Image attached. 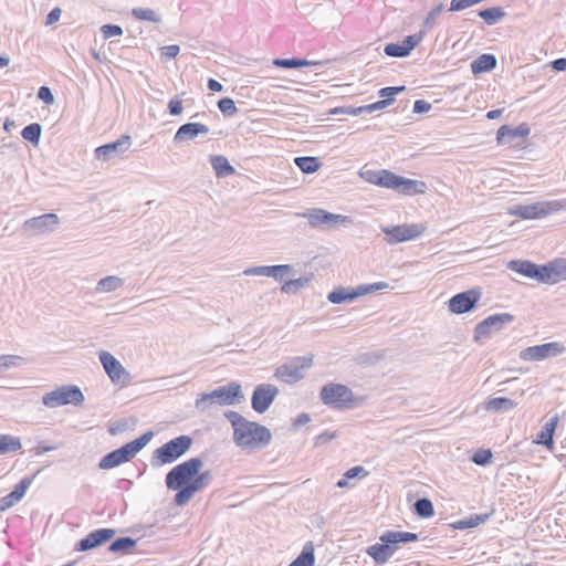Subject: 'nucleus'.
<instances>
[{"label": "nucleus", "instance_id": "23", "mask_svg": "<svg viewBox=\"0 0 566 566\" xmlns=\"http://www.w3.org/2000/svg\"><path fill=\"white\" fill-rule=\"evenodd\" d=\"M115 535L113 528H99L91 532L76 544V549L81 552L90 551L112 539Z\"/></svg>", "mask_w": 566, "mask_h": 566}, {"label": "nucleus", "instance_id": "34", "mask_svg": "<svg viewBox=\"0 0 566 566\" xmlns=\"http://www.w3.org/2000/svg\"><path fill=\"white\" fill-rule=\"evenodd\" d=\"M366 552L377 565L386 564L391 557L390 546L382 542L370 545Z\"/></svg>", "mask_w": 566, "mask_h": 566}, {"label": "nucleus", "instance_id": "56", "mask_svg": "<svg viewBox=\"0 0 566 566\" xmlns=\"http://www.w3.org/2000/svg\"><path fill=\"white\" fill-rule=\"evenodd\" d=\"M366 475H368V472L366 471V469L364 467H360V465L353 467L344 473V476L348 480L355 479L357 476H366Z\"/></svg>", "mask_w": 566, "mask_h": 566}, {"label": "nucleus", "instance_id": "8", "mask_svg": "<svg viewBox=\"0 0 566 566\" xmlns=\"http://www.w3.org/2000/svg\"><path fill=\"white\" fill-rule=\"evenodd\" d=\"M311 357H296L293 360L279 366L274 376L285 382L295 384L305 377L306 370L312 366Z\"/></svg>", "mask_w": 566, "mask_h": 566}, {"label": "nucleus", "instance_id": "40", "mask_svg": "<svg viewBox=\"0 0 566 566\" xmlns=\"http://www.w3.org/2000/svg\"><path fill=\"white\" fill-rule=\"evenodd\" d=\"M294 163L304 174H313L321 168V163L316 157H296Z\"/></svg>", "mask_w": 566, "mask_h": 566}, {"label": "nucleus", "instance_id": "32", "mask_svg": "<svg viewBox=\"0 0 566 566\" xmlns=\"http://www.w3.org/2000/svg\"><path fill=\"white\" fill-rule=\"evenodd\" d=\"M217 177L224 178L235 172V169L230 165L227 157L222 155H212L209 159Z\"/></svg>", "mask_w": 566, "mask_h": 566}, {"label": "nucleus", "instance_id": "44", "mask_svg": "<svg viewBox=\"0 0 566 566\" xmlns=\"http://www.w3.org/2000/svg\"><path fill=\"white\" fill-rule=\"evenodd\" d=\"M413 507L416 514L421 517H430L434 514L432 502L427 497L418 499Z\"/></svg>", "mask_w": 566, "mask_h": 566}, {"label": "nucleus", "instance_id": "57", "mask_svg": "<svg viewBox=\"0 0 566 566\" xmlns=\"http://www.w3.org/2000/svg\"><path fill=\"white\" fill-rule=\"evenodd\" d=\"M21 357L12 356V355H1L0 356V371L2 369H8L15 365V360H20Z\"/></svg>", "mask_w": 566, "mask_h": 566}, {"label": "nucleus", "instance_id": "59", "mask_svg": "<svg viewBox=\"0 0 566 566\" xmlns=\"http://www.w3.org/2000/svg\"><path fill=\"white\" fill-rule=\"evenodd\" d=\"M161 51V55L165 56V57H168V59H172V57H176L180 51V48L179 45H176V44H171V45H166V46H163L160 49Z\"/></svg>", "mask_w": 566, "mask_h": 566}, {"label": "nucleus", "instance_id": "7", "mask_svg": "<svg viewBox=\"0 0 566 566\" xmlns=\"http://www.w3.org/2000/svg\"><path fill=\"white\" fill-rule=\"evenodd\" d=\"M319 397L324 405L338 410L349 408L354 400L353 391L347 386L340 384L323 386Z\"/></svg>", "mask_w": 566, "mask_h": 566}, {"label": "nucleus", "instance_id": "11", "mask_svg": "<svg viewBox=\"0 0 566 566\" xmlns=\"http://www.w3.org/2000/svg\"><path fill=\"white\" fill-rule=\"evenodd\" d=\"M514 317L510 313H500L490 315L481 321L474 328V340L480 342L482 338L491 336V334L501 331L505 325L513 322Z\"/></svg>", "mask_w": 566, "mask_h": 566}, {"label": "nucleus", "instance_id": "58", "mask_svg": "<svg viewBox=\"0 0 566 566\" xmlns=\"http://www.w3.org/2000/svg\"><path fill=\"white\" fill-rule=\"evenodd\" d=\"M19 500L10 492L0 500V512L12 507Z\"/></svg>", "mask_w": 566, "mask_h": 566}, {"label": "nucleus", "instance_id": "36", "mask_svg": "<svg viewBox=\"0 0 566 566\" xmlns=\"http://www.w3.org/2000/svg\"><path fill=\"white\" fill-rule=\"evenodd\" d=\"M273 64L277 67H283V69H297V67H303V66L321 65L322 62L293 57V59H274Z\"/></svg>", "mask_w": 566, "mask_h": 566}, {"label": "nucleus", "instance_id": "38", "mask_svg": "<svg viewBox=\"0 0 566 566\" xmlns=\"http://www.w3.org/2000/svg\"><path fill=\"white\" fill-rule=\"evenodd\" d=\"M314 562V545L312 542H307L301 554L289 566H313Z\"/></svg>", "mask_w": 566, "mask_h": 566}, {"label": "nucleus", "instance_id": "42", "mask_svg": "<svg viewBox=\"0 0 566 566\" xmlns=\"http://www.w3.org/2000/svg\"><path fill=\"white\" fill-rule=\"evenodd\" d=\"M41 133H42L41 125L38 123H32L22 129L21 135L25 140L30 142L34 146H36V145H39V142L41 138Z\"/></svg>", "mask_w": 566, "mask_h": 566}, {"label": "nucleus", "instance_id": "20", "mask_svg": "<svg viewBox=\"0 0 566 566\" xmlns=\"http://www.w3.org/2000/svg\"><path fill=\"white\" fill-rule=\"evenodd\" d=\"M247 276H269L282 281L285 276L293 275L294 270L290 264L251 266L243 271Z\"/></svg>", "mask_w": 566, "mask_h": 566}, {"label": "nucleus", "instance_id": "1", "mask_svg": "<svg viewBox=\"0 0 566 566\" xmlns=\"http://www.w3.org/2000/svg\"><path fill=\"white\" fill-rule=\"evenodd\" d=\"M224 417L233 428V441L243 449H260L271 442V431L256 422L249 421L237 411L229 410Z\"/></svg>", "mask_w": 566, "mask_h": 566}, {"label": "nucleus", "instance_id": "45", "mask_svg": "<svg viewBox=\"0 0 566 566\" xmlns=\"http://www.w3.org/2000/svg\"><path fill=\"white\" fill-rule=\"evenodd\" d=\"M310 279L308 277H298L295 280H289L285 281L284 284L281 286V292L285 294L295 293L301 289H304L308 285Z\"/></svg>", "mask_w": 566, "mask_h": 566}, {"label": "nucleus", "instance_id": "25", "mask_svg": "<svg viewBox=\"0 0 566 566\" xmlns=\"http://www.w3.org/2000/svg\"><path fill=\"white\" fill-rule=\"evenodd\" d=\"M379 539L390 546V555L392 556L400 543L416 542L418 541V535L410 532L387 531L380 535Z\"/></svg>", "mask_w": 566, "mask_h": 566}, {"label": "nucleus", "instance_id": "53", "mask_svg": "<svg viewBox=\"0 0 566 566\" xmlns=\"http://www.w3.org/2000/svg\"><path fill=\"white\" fill-rule=\"evenodd\" d=\"M182 101L178 96H175L169 101L168 111L170 115L178 116L182 113Z\"/></svg>", "mask_w": 566, "mask_h": 566}, {"label": "nucleus", "instance_id": "30", "mask_svg": "<svg viewBox=\"0 0 566 566\" xmlns=\"http://www.w3.org/2000/svg\"><path fill=\"white\" fill-rule=\"evenodd\" d=\"M496 66V57L493 54L484 53L471 63V71L474 75L490 72Z\"/></svg>", "mask_w": 566, "mask_h": 566}, {"label": "nucleus", "instance_id": "41", "mask_svg": "<svg viewBox=\"0 0 566 566\" xmlns=\"http://www.w3.org/2000/svg\"><path fill=\"white\" fill-rule=\"evenodd\" d=\"M136 545V541L132 537H119L115 539L108 547V549L113 553H128Z\"/></svg>", "mask_w": 566, "mask_h": 566}, {"label": "nucleus", "instance_id": "61", "mask_svg": "<svg viewBox=\"0 0 566 566\" xmlns=\"http://www.w3.org/2000/svg\"><path fill=\"white\" fill-rule=\"evenodd\" d=\"M336 437L335 432L325 431L316 437L315 446H322L332 441Z\"/></svg>", "mask_w": 566, "mask_h": 566}, {"label": "nucleus", "instance_id": "4", "mask_svg": "<svg viewBox=\"0 0 566 566\" xmlns=\"http://www.w3.org/2000/svg\"><path fill=\"white\" fill-rule=\"evenodd\" d=\"M151 438L153 432L148 431L139 438L107 453L101 459L98 468L102 470H109L129 461L151 440Z\"/></svg>", "mask_w": 566, "mask_h": 566}, {"label": "nucleus", "instance_id": "26", "mask_svg": "<svg viewBox=\"0 0 566 566\" xmlns=\"http://www.w3.org/2000/svg\"><path fill=\"white\" fill-rule=\"evenodd\" d=\"M209 130H210L209 127L205 124L186 123L177 129V132L174 136V142L175 143H184L187 140H191L201 134L202 135L208 134Z\"/></svg>", "mask_w": 566, "mask_h": 566}, {"label": "nucleus", "instance_id": "5", "mask_svg": "<svg viewBox=\"0 0 566 566\" xmlns=\"http://www.w3.org/2000/svg\"><path fill=\"white\" fill-rule=\"evenodd\" d=\"M203 465L200 458H191L175 468L166 475V485L169 490L180 491L199 473Z\"/></svg>", "mask_w": 566, "mask_h": 566}, {"label": "nucleus", "instance_id": "21", "mask_svg": "<svg viewBox=\"0 0 566 566\" xmlns=\"http://www.w3.org/2000/svg\"><path fill=\"white\" fill-rule=\"evenodd\" d=\"M297 216L306 218L312 228H318L321 226L329 227L346 220V217L331 213L319 208L310 209L304 213H297Z\"/></svg>", "mask_w": 566, "mask_h": 566}, {"label": "nucleus", "instance_id": "19", "mask_svg": "<svg viewBox=\"0 0 566 566\" xmlns=\"http://www.w3.org/2000/svg\"><path fill=\"white\" fill-rule=\"evenodd\" d=\"M531 129L527 124H521L515 128L503 125L496 133V140L500 145H514L518 146L524 143V139L530 135Z\"/></svg>", "mask_w": 566, "mask_h": 566}, {"label": "nucleus", "instance_id": "39", "mask_svg": "<svg viewBox=\"0 0 566 566\" xmlns=\"http://www.w3.org/2000/svg\"><path fill=\"white\" fill-rule=\"evenodd\" d=\"M478 15L483 19L488 25H494L505 17V12L500 7H492L480 10Z\"/></svg>", "mask_w": 566, "mask_h": 566}, {"label": "nucleus", "instance_id": "52", "mask_svg": "<svg viewBox=\"0 0 566 566\" xmlns=\"http://www.w3.org/2000/svg\"><path fill=\"white\" fill-rule=\"evenodd\" d=\"M101 31L105 39L123 34V29L116 24H104Z\"/></svg>", "mask_w": 566, "mask_h": 566}, {"label": "nucleus", "instance_id": "15", "mask_svg": "<svg viewBox=\"0 0 566 566\" xmlns=\"http://www.w3.org/2000/svg\"><path fill=\"white\" fill-rule=\"evenodd\" d=\"M279 395V389L271 384H261L258 385L252 394L251 405L254 411L258 413L265 412L269 407L272 405L276 396Z\"/></svg>", "mask_w": 566, "mask_h": 566}, {"label": "nucleus", "instance_id": "29", "mask_svg": "<svg viewBox=\"0 0 566 566\" xmlns=\"http://www.w3.org/2000/svg\"><path fill=\"white\" fill-rule=\"evenodd\" d=\"M559 417L554 416L548 422L544 424L542 430L537 433L536 439L534 440L537 444L545 446L548 450H553L554 448V433L557 427Z\"/></svg>", "mask_w": 566, "mask_h": 566}, {"label": "nucleus", "instance_id": "50", "mask_svg": "<svg viewBox=\"0 0 566 566\" xmlns=\"http://www.w3.org/2000/svg\"><path fill=\"white\" fill-rule=\"evenodd\" d=\"M492 458H493V454L491 452V450L486 449V450H479L476 451L473 457H472V461L476 464V465H488L492 462Z\"/></svg>", "mask_w": 566, "mask_h": 566}, {"label": "nucleus", "instance_id": "46", "mask_svg": "<svg viewBox=\"0 0 566 566\" xmlns=\"http://www.w3.org/2000/svg\"><path fill=\"white\" fill-rule=\"evenodd\" d=\"M489 518L488 514H475L471 515L462 521H459L457 524V528L464 530V528H473L478 525L484 523Z\"/></svg>", "mask_w": 566, "mask_h": 566}, {"label": "nucleus", "instance_id": "22", "mask_svg": "<svg viewBox=\"0 0 566 566\" xmlns=\"http://www.w3.org/2000/svg\"><path fill=\"white\" fill-rule=\"evenodd\" d=\"M423 32L408 35L401 44L389 43L385 46V53L392 57H406L422 41Z\"/></svg>", "mask_w": 566, "mask_h": 566}, {"label": "nucleus", "instance_id": "12", "mask_svg": "<svg viewBox=\"0 0 566 566\" xmlns=\"http://www.w3.org/2000/svg\"><path fill=\"white\" fill-rule=\"evenodd\" d=\"M481 297L480 289H471L453 295L448 302V308L454 314L469 313L478 306Z\"/></svg>", "mask_w": 566, "mask_h": 566}, {"label": "nucleus", "instance_id": "14", "mask_svg": "<svg viewBox=\"0 0 566 566\" xmlns=\"http://www.w3.org/2000/svg\"><path fill=\"white\" fill-rule=\"evenodd\" d=\"M212 480V474L210 471L199 472L190 483L185 485L179 492L175 495V504L178 506L186 505L196 492L203 490Z\"/></svg>", "mask_w": 566, "mask_h": 566}, {"label": "nucleus", "instance_id": "2", "mask_svg": "<svg viewBox=\"0 0 566 566\" xmlns=\"http://www.w3.org/2000/svg\"><path fill=\"white\" fill-rule=\"evenodd\" d=\"M359 176L368 184L396 190L405 196L422 195L427 191L424 181L405 178L387 169L361 170Z\"/></svg>", "mask_w": 566, "mask_h": 566}, {"label": "nucleus", "instance_id": "24", "mask_svg": "<svg viewBox=\"0 0 566 566\" xmlns=\"http://www.w3.org/2000/svg\"><path fill=\"white\" fill-rule=\"evenodd\" d=\"M541 273L542 283L556 284L566 280V261L560 260L547 265H542Z\"/></svg>", "mask_w": 566, "mask_h": 566}, {"label": "nucleus", "instance_id": "6", "mask_svg": "<svg viewBox=\"0 0 566 566\" xmlns=\"http://www.w3.org/2000/svg\"><path fill=\"white\" fill-rule=\"evenodd\" d=\"M84 395L80 387L75 385H64L46 392L42 397V403L54 409L65 405L80 406L84 401Z\"/></svg>", "mask_w": 566, "mask_h": 566}, {"label": "nucleus", "instance_id": "48", "mask_svg": "<svg viewBox=\"0 0 566 566\" xmlns=\"http://www.w3.org/2000/svg\"><path fill=\"white\" fill-rule=\"evenodd\" d=\"M443 10H444V4H442V3L437 4L433 9H431L428 12V14L423 21V25L428 29H433L437 25L438 18L442 14Z\"/></svg>", "mask_w": 566, "mask_h": 566}, {"label": "nucleus", "instance_id": "37", "mask_svg": "<svg viewBox=\"0 0 566 566\" xmlns=\"http://www.w3.org/2000/svg\"><path fill=\"white\" fill-rule=\"evenodd\" d=\"M124 285V280L119 276L109 275L101 279L96 284L97 293H109L120 289Z\"/></svg>", "mask_w": 566, "mask_h": 566}, {"label": "nucleus", "instance_id": "43", "mask_svg": "<svg viewBox=\"0 0 566 566\" xmlns=\"http://www.w3.org/2000/svg\"><path fill=\"white\" fill-rule=\"evenodd\" d=\"M132 14L137 20L150 21L155 23L161 22V17L149 8H134Z\"/></svg>", "mask_w": 566, "mask_h": 566}, {"label": "nucleus", "instance_id": "13", "mask_svg": "<svg viewBox=\"0 0 566 566\" xmlns=\"http://www.w3.org/2000/svg\"><path fill=\"white\" fill-rule=\"evenodd\" d=\"M565 347L560 343L552 342L542 345L530 346L520 353L524 361H538L548 357H555L564 353Z\"/></svg>", "mask_w": 566, "mask_h": 566}, {"label": "nucleus", "instance_id": "17", "mask_svg": "<svg viewBox=\"0 0 566 566\" xmlns=\"http://www.w3.org/2000/svg\"><path fill=\"white\" fill-rule=\"evenodd\" d=\"M132 146V138L128 135H123L116 142L108 143L97 147L94 150L95 158L102 161L112 160L122 154L126 153Z\"/></svg>", "mask_w": 566, "mask_h": 566}, {"label": "nucleus", "instance_id": "64", "mask_svg": "<svg viewBox=\"0 0 566 566\" xmlns=\"http://www.w3.org/2000/svg\"><path fill=\"white\" fill-rule=\"evenodd\" d=\"M551 66L554 71L565 72L566 71V57H559V59L554 60L551 63Z\"/></svg>", "mask_w": 566, "mask_h": 566}, {"label": "nucleus", "instance_id": "54", "mask_svg": "<svg viewBox=\"0 0 566 566\" xmlns=\"http://www.w3.org/2000/svg\"><path fill=\"white\" fill-rule=\"evenodd\" d=\"M38 97L43 101L45 104L51 105L54 103V95L50 87L41 86L38 91Z\"/></svg>", "mask_w": 566, "mask_h": 566}, {"label": "nucleus", "instance_id": "18", "mask_svg": "<svg viewBox=\"0 0 566 566\" xmlns=\"http://www.w3.org/2000/svg\"><path fill=\"white\" fill-rule=\"evenodd\" d=\"M98 357L103 368L113 382L125 384L128 380L129 373L111 353L102 350Z\"/></svg>", "mask_w": 566, "mask_h": 566}, {"label": "nucleus", "instance_id": "51", "mask_svg": "<svg viewBox=\"0 0 566 566\" xmlns=\"http://www.w3.org/2000/svg\"><path fill=\"white\" fill-rule=\"evenodd\" d=\"M33 479L32 478H23L15 486L14 490L11 492L19 502L23 499L25 492L32 484Z\"/></svg>", "mask_w": 566, "mask_h": 566}, {"label": "nucleus", "instance_id": "10", "mask_svg": "<svg viewBox=\"0 0 566 566\" xmlns=\"http://www.w3.org/2000/svg\"><path fill=\"white\" fill-rule=\"evenodd\" d=\"M426 231V227L420 223H405L394 227H384L382 232L386 234L388 244H397L400 242L413 240Z\"/></svg>", "mask_w": 566, "mask_h": 566}, {"label": "nucleus", "instance_id": "62", "mask_svg": "<svg viewBox=\"0 0 566 566\" xmlns=\"http://www.w3.org/2000/svg\"><path fill=\"white\" fill-rule=\"evenodd\" d=\"M61 9L60 8H54L53 10L50 11V13L46 15V21L45 23L48 25L50 24H53L55 23L56 21L60 20V17H61Z\"/></svg>", "mask_w": 566, "mask_h": 566}, {"label": "nucleus", "instance_id": "35", "mask_svg": "<svg viewBox=\"0 0 566 566\" xmlns=\"http://www.w3.org/2000/svg\"><path fill=\"white\" fill-rule=\"evenodd\" d=\"M22 449V442L19 437L11 434H0V455L14 453Z\"/></svg>", "mask_w": 566, "mask_h": 566}, {"label": "nucleus", "instance_id": "9", "mask_svg": "<svg viewBox=\"0 0 566 566\" xmlns=\"http://www.w3.org/2000/svg\"><path fill=\"white\" fill-rule=\"evenodd\" d=\"M191 444L192 439L189 436H179L158 448L155 455L161 464L171 463L185 454Z\"/></svg>", "mask_w": 566, "mask_h": 566}, {"label": "nucleus", "instance_id": "27", "mask_svg": "<svg viewBox=\"0 0 566 566\" xmlns=\"http://www.w3.org/2000/svg\"><path fill=\"white\" fill-rule=\"evenodd\" d=\"M549 201L537 202L528 206H517L513 214L522 219H536L551 213Z\"/></svg>", "mask_w": 566, "mask_h": 566}, {"label": "nucleus", "instance_id": "55", "mask_svg": "<svg viewBox=\"0 0 566 566\" xmlns=\"http://www.w3.org/2000/svg\"><path fill=\"white\" fill-rule=\"evenodd\" d=\"M405 86H388L379 91V95L385 98H392L396 94L403 92Z\"/></svg>", "mask_w": 566, "mask_h": 566}, {"label": "nucleus", "instance_id": "31", "mask_svg": "<svg viewBox=\"0 0 566 566\" xmlns=\"http://www.w3.org/2000/svg\"><path fill=\"white\" fill-rule=\"evenodd\" d=\"M357 297L358 293L356 287H337L327 295V300L333 304L353 302Z\"/></svg>", "mask_w": 566, "mask_h": 566}, {"label": "nucleus", "instance_id": "47", "mask_svg": "<svg viewBox=\"0 0 566 566\" xmlns=\"http://www.w3.org/2000/svg\"><path fill=\"white\" fill-rule=\"evenodd\" d=\"M389 287V284L387 282H376L371 284H360L356 286L358 297L371 294L378 291L387 290Z\"/></svg>", "mask_w": 566, "mask_h": 566}, {"label": "nucleus", "instance_id": "60", "mask_svg": "<svg viewBox=\"0 0 566 566\" xmlns=\"http://www.w3.org/2000/svg\"><path fill=\"white\" fill-rule=\"evenodd\" d=\"M431 109V104L424 99H417L413 104V112L417 114L427 113Z\"/></svg>", "mask_w": 566, "mask_h": 566}, {"label": "nucleus", "instance_id": "33", "mask_svg": "<svg viewBox=\"0 0 566 566\" xmlns=\"http://www.w3.org/2000/svg\"><path fill=\"white\" fill-rule=\"evenodd\" d=\"M516 407V402L506 397L490 398L484 402V409L491 412H507Z\"/></svg>", "mask_w": 566, "mask_h": 566}, {"label": "nucleus", "instance_id": "16", "mask_svg": "<svg viewBox=\"0 0 566 566\" xmlns=\"http://www.w3.org/2000/svg\"><path fill=\"white\" fill-rule=\"evenodd\" d=\"M60 224V218L55 213H45L30 218L23 222V230L33 234H45L53 232Z\"/></svg>", "mask_w": 566, "mask_h": 566}, {"label": "nucleus", "instance_id": "49", "mask_svg": "<svg viewBox=\"0 0 566 566\" xmlns=\"http://www.w3.org/2000/svg\"><path fill=\"white\" fill-rule=\"evenodd\" d=\"M218 107L220 112L226 116H233L238 108L235 106V103L230 97H223L218 102Z\"/></svg>", "mask_w": 566, "mask_h": 566}, {"label": "nucleus", "instance_id": "28", "mask_svg": "<svg viewBox=\"0 0 566 566\" xmlns=\"http://www.w3.org/2000/svg\"><path fill=\"white\" fill-rule=\"evenodd\" d=\"M507 268L512 271H515L526 277L535 279L538 282H541V268L539 265H536L535 263L531 261H520V260H513L510 261L507 264Z\"/></svg>", "mask_w": 566, "mask_h": 566}, {"label": "nucleus", "instance_id": "3", "mask_svg": "<svg viewBox=\"0 0 566 566\" xmlns=\"http://www.w3.org/2000/svg\"><path fill=\"white\" fill-rule=\"evenodd\" d=\"M243 399L241 385L237 381H231L210 392L199 394L195 401V408L199 412H207L212 406H232L241 402Z\"/></svg>", "mask_w": 566, "mask_h": 566}, {"label": "nucleus", "instance_id": "63", "mask_svg": "<svg viewBox=\"0 0 566 566\" xmlns=\"http://www.w3.org/2000/svg\"><path fill=\"white\" fill-rule=\"evenodd\" d=\"M551 213L565 210L566 211V199L565 200H552L549 201Z\"/></svg>", "mask_w": 566, "mask_h": 566}]
</instances>
